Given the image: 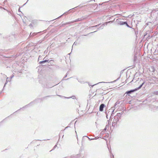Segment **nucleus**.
Masks as SVG:
<instances>
[{"mask_svg": "<svg viewBox=\"0 0 158 158\" xmlns=\"http://www.w3.org/2000/svg\"><path fill=\"white\" fill-rule=\"evenodd\" d=\"M110 22H111V21H109L108 22H107L106 23H104L102 25H101L98 28H97V30L96 31L93 32H90L89 34H91L93 32H96L98 30H100V29H102L105 25H106L108 23H109Z\"/></svg>", "mask_w": 158, "mask_h": 158, "instance_id": "obj_1", "label": "nucleus"}, {"mask_svg": "<svg viewBox=\"0 0 158 158\" xmlns=\"http://www.w3.org/2000/svg\"><path fill=\"white\" fill-rule=\"evenodd\" d=\"M136 91H137V89H136L135 88L134 89H132L129 91H127L126 93L127 94H131L132 93H133Z\"/></svg>", "mask_w": 158, "mask_h": 158, "instance_id": "obj_2", "label": "nucleus"}, {"mask_svg": "<svg viewBox=\"0 0 158 158\" xmlns=\"http://www.w3.org/2000/svg\"><path fill=\"white\" fill-rule=\"evenodd\" d=\"M105 106V105L104 104H102L99 107V110L101 111H103V108Z\"/></svg>", "mask_w": 158, "mask_h": 158, "instance_id": "obj_3", "label": "nucleus"}, {"mask_svg": "<svg viewBox=\"0 0 158 158\" xmlns=\"http://www.w3.org/2000/svg\"><path fill=\"white\" fill-rule=\"evenodd\" d=\"M118 23L120 25H124L126 24V22H123L121 20H118Z\"/></svg>", "mask_w": 158, "mask_h": 158, "instance_id": "obj_4", "label": "nucleus"}, {"mask_svg": "<svg viewBox=\"0 0 158 158\" xmlns=\"http://www.w3.org/2000/svg\"><path fill=\"white\" fill-rule=\"evenodd\" d=\"M86 137L87 138H88V139H89V140H90L96 139H98V137H95L94 138H89V137H88L87 136H84L83 137Z\"/></svg>", "mask_w": 158, "mask_h": 158, "instance_id": "obj_5", "label": "nucleus"}, {"mask_svg": "<svg viewBox=\"0 0 158 158\" xmlns=\"http://www.w3.org/2000/svg\"><path fill=\"white\" fill-rule=\"evenodd\" d=\"M145 83V81H143V83L141 84L138 87L136 88V89H137V90L140 89Z\"/></svg>", "mask_w": 158, "mask_h": 158, "instance_id": "obj_6", "label": "nucleus"}, {"mask_svg": "<svg viewBox=\"0 0 158 158\" xmlns=\"http://www.w3.org/2000/svg\"><path fill=\"white\" fill-rule=\"evenodd\" d=\"M48 61V60H45L40 62L39 64H43L44 63H46V62H47Z\"/></svg>", "mask_w": 158, "mask_h": 158, "instance_id": "obj_7", "label": "nucleus"}, {"mask_svg": "<svg viewBox=\"0 0 158 158\" xmlns=\"http://www.w3.org/2000/svg\"><path fill=\"white\" fill-rule=\"evenodd\" d=\"M74 8H73V9H71L69 10L68 11H67V12H65L64 13V14H62V15H61V16H60L59 17H58V18H57V19L60 18V17L62 16L63 15H64V14H66V13H67V12H68V11H70L71 10H73V9H74Z\"/></svg>", "mask_w": 158, "mask_h": 158, "instance_id": "obj_8", "label": "nucleus"}, {"mask_svg": "<svg viewBox=\"0 0 158 158\" xmlns=\"http://www.w3.org/2000/svg\"><path fill=\"white\" fill-rule=\"evenodd\" d=\"M123 114V112H122L121 113H118L117 114V115L119 118H120L121 115Z\"/></svg>", "mask_w": 158, "mask_h": 158, "instance_id": "obj_9", "label": "nucleus"}, {"mask_svg": "<svg viewBox=\"0 0 158 158\" xmlns=\"http://www.w3.org/2000/svg\"><path fill=\"white\" fill-rule=\"evenodd\" d=\"M64 97L65 98H73V99H75L76 98V97L75 96H72L71 97H69V98H68V97Z\"/></svg>", "mask_w": 158, "mask_h": 158, "instance_id": "obj_10", "label": "nucleus"}, {"mask_svg": "<svg viewBox=\"0 0 158 158\" xmlns=\"http://www.w3.org/2000/svg\"><path fill=\"white\" fill-rule=\"evenodd\" d=\"M78 156H79L78 155H77V156H71V158H76Z\"/></svg>", "mask_w": 158, "mask_h": 158, "instance_id": "obj_11", "label": "nucleus"}, {"mask_svg": "<svg viewBox=\"0 0 158 158\" xmlns=\"http://www.w3.org/2000/svg\"><path fill=\"white\" fill-rule=\"evenodd\" d=\"M99 25V24H98V25H95V26H92V27H89V28H92V27H97Z\"/></svg>", "mask_w": 158, "mask_h": 158, "instance_id": "obj_12", "label": "nucleus"}, {"mask_svg": "<svg viewBox=\"0 0 158 158\" xmlns=\"http://www.w3.org/2000/svg\"><path fill=\"white\" fill-rule=\"evenodd\" d=\"M120 78V77H118V78H117L116 80L114 81H111V82H110V83H113V82H116V81H117V80H118Z\"/></svg>", "mask_w": 158, "mask_h": 158, "instance_id": "obj_13", "label": "nucleus"}, {"mask_svg": "<svg viewBox=\"0 0 158 158\" xmlns=\"http://www.w3.org/2000/svg\"><path fill=\"white\" fill-rule=\"evenodd\" d=\"M81 19H79V18H78V19H76L75 21L74 22H77V21H80L81 20Z\"/></svg>", "mask_w": 158, "mask_h": 158, "instance_id": "obj_14", "label": "nucleus"}, {"mask_svg": "<svg viewBox=\"0 0 158 158\" xmlns=\"http://www.w3.org/2000/svg\"><path fill=\"white\" fill-rule=\"evenodd\" d=\"M77 42H74L73 46H72V47H73V46L77 45Z\"/></svg>", "mask_w": 158, "mask_h": 158, "instance_id": "obj_15", "label": "nucleus"}, {"mask_svg": "<svg viewBox=\"0 0 158 158\" xmlns=\"http://www.w3.org/2000/svg\"><path fill=\"white\" fill-rule=\"evenodd\" d=\"M126 24H125V25H126L127 27H130V28L131 27H130V26H129V25L127 23V22H126Z\"/></svg>", "mask_w": 158, "mask_h": 158, "instance_id": "obj_16", "label": "nucleus"}, {"mask_svg": "<svg viewBox=\"0 0 158 158\" xmlns=\"http://www.w3.org/2000/svg\"><path fill=\"white\" fill-rule=\"evenodd\" d=\"M35 35V33H32V35H31V33L30 34V35L34 36Z\"/></svg>", "mask_w": 158, "mask_h": 158, "instance_id": "obj_17", "label": "nucleus"}, {"mask_svg": "<svg viewBox=\"0 0 158 158\" xmlns=\"http://www.w3.org/2000/svg\"><path fill=\"white\" fill-rule=\"evenodd\" d=\"M8 82L7 80H6V83H5V84H4V87H3V88H4L5 86L6 85L7 82Z\"/></svg>", "mask_w": 158, "mask_h": 158, "instance_id": "obj_18", "label": "nucleus"}, {"mask_svg": "<svg viewBox=\"0 0 158 158\" xmlns=\"http://www.w3.org/2000/svg\"><path fill=\"white\" fill-rule=\"evenodd\" d=\"M151 68L152 69V72H154V69L153 67H151Z\"/></svg>", "mask_w": 158, "mask_h": 158, "instance_id": "obj_19", "label": "nucleus"}, {"mask_svg": "<svg viewBox=\"0 0 158 158\" xmlns=\"http://www.w3.org/2000/svg\"><path fill=\"white\" fill-rule=\"evenodd\" d=\"M116 123L115 122H113L112 125H115L116 124Z\"/></svg>", "mask_w": 158, "mask_h": 158, "instance_id": "obj_20", "label": "nucleus"}, {"mask_svg": "<svg viewBox=\"0 0 158 158\" xmlns=\"http://www.w3.org/2000/svg\"><path fill=\"white\" fill-rule=\"evenodd\" d=\"M29 26L30 27H32V24L31 23V24H29Z\"/></svg>", "mask_w": 158, "mask_h": 158, "instance_id": "obj_21", "label": "nucleus"}, {"mask_svg": "<svg viewBox=\"0 0 158 158\" xmlns=\"http://www.w3.org/2000/svg\"><path fill=\"white\" fill-rule=\"evenodd\" d=\"M14 77V75H13L12 76H11L10 77V79H11L13 77Z\"/></svg>", "mask_w": 158, "mask_h": 158, "instance_id": "obj_22", "label": "nucleus"}, {"mask_svg": "<svg viewBox=\"0 0 158 158\" xmlns=\"http://www.w3.org/2000/svg\"><path fill=\"white\" fill-rule=\"evenodd\" d=\"M31 103H30V104H29L28 105H27V106H29L30 105V104H31Z\"/></svg>", "mask_w": 158, "mask_h": 158, "instance_id": "obj_23", "label": "nucleus"}, {"mask_svg": "<svg viewBox=\"0 0 158 158\" xmlns=\"http://www.w3.org/2000/svg\"><path fill=\"white\" fill-rule=\"evenodd\" d=\"M55 85H53V86H51L50 87H48V88H51V87H53V86H55Z\"/></svg>", "mask_w": 158, "mask_h": 158, "instance_id": "obj_24", "label": "nucleus"}, {"mask_svg": "<svg viewBox=\"0 0 158 158\" xmlns=\"http://www.w3.org/2000/svg\"><path fill=\"white\" fill-rule=\"evenodd\" d=\"M119 119L118 118H117V121H116V123L117 122V121H119Z\"/></svg>", "mask_w": 158, "mask_h": 158, "instance_id": "obj_25", "label": "nucleus"}, {"mask_svg": "<svg viewBox=\"0 0 158 158\" xmlns=\"http://www.w3.org/2000/svg\"><path fill=\"white\" fill-rule=\"evenodd\" d=\"M27 2L25 3L23 5V6H24V5H25L26 4V3H27Z\"/></svg>", "mask_w": 158, "mask_h": 158, "instance_id": "obj_26", "label": "nucleus"}, {"mask_svg": "<svg viewBox=\"0 0 158 158\" xmlns=\"http://www.w3.org/2000/svg\"><path fill=\"white\" fill-rule=\"evenodd\" d=\"M18 11H20V8H19V9H18Z\"/></svg>", "mask_w": 158, "mask_h": 158, "instance_id": "obj_27", "label": "nucleus"}, {"mask_svg": "<svg viewBox=\"0 0 158 158\" xmlns=\"http://www.w3.org/2000/svg\"><path fill=\"white\" fill-rule=\"evenodd\" d=\"M105 83V82H99V83Z\"/></svg>", "mask_w": 158, "mask_h": 158, "instance_id": "obj_28", "label": "nucleus"}, {"mask_svg": "<svg viewBox=\"0 0 158 158\" xmlns=\"http://www.w3.org/2000/svg\"><path fill=\"white\" fill-rule=\"evenodd\" d=\"M59 97H63V96H61V95H58Z\"/></svg>", "mask_w": 158, "mask_h": 158, "instance_id": "obj_29", "label": "nucleus"}, {"mask_svg": "<svg viewBox=\"0 0 158 158\" xmlns=\"http://www.w3.org/2000/svg\"><path fill=\"white\" fill-rule=\"evenodd\" d=\"M118 104L117 103V102L115 103V106H116V105L117 104Z\"/></svg>", "mask_w": 158, "mask_h": 158, "instance_id": "obj_30", "label": "nucleus"}, {"mask_svg": "<svg viewBox=\"0 0 158 158\" xmlns=\"http://www.w3.org/2000/svg\"><path fill=\"white\" fill-rule=\"evenodd\" d=\"M56 145H55V146L54 147V148H53V149H54V148H56Z\"/></svg>", "mask_w": 158, "mask_h": 158, "instance_id": "obj_31", "label": "nucleus"}, {"mask_svg": "<svg viewBox=\"0 0 158 158\" xmlns=\"http://www.w3.org/2000/svg\"><path fill=\"white\" fill-rule=\"evenodd\" d=\"M106 128H105L104 129V130H106Z\"/></svg>", "mask_w": 158, "mask_h": 158, "instance_id": "obj_32", "label": "nucleus"}, {"mask_svg": "<svg viewBox=\"0 0 158 158\" xmlns=\"http://www.w3.org/2000/svg\"><path fill=\"white\" fill-rule=\"evenodd\" d=\"M96 84H94V85H92V86H94V85H96Z\"/></svg>", "mask_w": 158, "mask_h": 158, "instance_id": "obj_33", "label": "nucleus"}, {"mask_svg": "<svg viewBox=\"0 0 158 158\" xmlns=\"http://www.w3.org/2000/svg\"><path fill=\"white\" fill-rule=\"evenodd\" d=\"M114 111V110H113L112 111V113H113Z\"/></svg>", "mask_w": 158, "mask_h": 158, "instance_id": "obj_34", "label": "nucleus"}, {"mask_svg": "<svg viewBox=\"0 0 158 158\" xmlns=\"http://www.w3.org/2000/svg\"><path fill=\"white\" fill-rule=\"evenodd\" d=\"M112 156H113V158H114V156H113V155H112Z\"/></svg>", "mask_w": 158, "mask_h": 158, "instance_id": "obj_35", "label": "nucleus"}, {"mask_svg": "<svg viewBox=\"0 0 158 158\" xmlns=\"http://www.w3.org/2000/svg\"><path fill=\"white\" fill-rule=\"evenodd\" d=\"M88 34H87V35H88Z\"/></svg>", "mask_w": 158, "mask_h": 158, "instance_id": "obj_36", "label": "nucleus"}, {"mask_svg": "<svg viewBox=\"0 0 158 158\" xmlns=\"http://www.w3.org/2000/svg\"><path fill=\"white\" fill-rule=\"evenodd\" d=\"M67 127H66L65 128H66Z\"/></svg>", "mask_w": 158, "mask_h": 158, "instance_id": "obj_37", "label": "nucleus"}, {"mask_svg": "<svg viewBox=\"0 0 158 158\" xmlns=\"http://www.w3.org/2000/svg\"><path fill=\"white\" fill-rule=\"evenodd\" d=\"M66 76H67V75H66V76H65V77H66Z\"/></svg>", "mask_w": 158, "mask_h": 158, "instance_id": "obj_38", "label": "nucleus"}, {"mask_svg": "<svg viewBox=\"0 0 158 158\" xmlns=\"http://www.w3.org/2000/svg\"><path fill=\"white\" fill-rule=\"evenodd\" d=\"M2 93V92H1L0 93V94H1Z\"/></svg>", "mask_w": 158, "mask_h": 158, "instance_id": "obj_39", "label": "nucleus"}, {"mask_svg": "<svg viewBox=\"0 0 158 158\" xmlns=\"http://www.w3.org/2000/svg\"><path fill=\"white\" fill-rule=\"evenodd\" d=\"M29 0H27V1H28Z\"/></svg>", "mask_w": 158, "mask_h": 158, "instance_id": "obj_40", "label": "nucleus"}]
</instances>
